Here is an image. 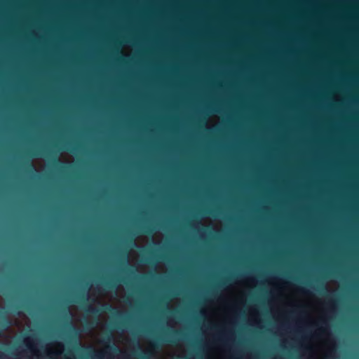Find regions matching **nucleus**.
Masks as SVG:
<instances>
[{
	"label": "nucleus",
	"instance_id": "423d86ee",
	"mask_svg": "<svg viewBox=\"0 0 359 359\" xmlns=\"http://www.w3.org/2000/svg\"><path fill=\"white\" fill-rule=\"evenodd\" d=\"M27 171L33 172L35 170L34 165L32 163H27Z\"/></svg>",
	"mask_w": 359,
	"mask_h": 359
},
{
	"label": "nucleus",
	"instance_id": "ddd939ff",
	"mask_svg": "<svg viewBox=\"0 0 359 359\" xmlns=\"http://www.w3.org/2000/svg\"><path fill=\"white\" fill-rule=\"evenodd\" d=\"M96 356L98 358H102L103 357V354L102 353H99L97 355H96Z\"/></svg>",
	"mask_w": 359,
	"mask_h": 359
},
{
	"label": "nucleus",
	"instance_id": "39448f33",
	"mask_svg": "<svg viewBox=\"0 0 359 359\" xmlns=\"http://www.w3.org/2000/svg\"><path fill=\"white\" fill-rule=\"evenodd\" d=\"M111 341V335H107L106 337H104L102 339V343L106 344H109L110 343Z\"/></svg>",
	"mask_w": 359,
	"mask_h": 359
},
{
	"label": "nucleus",
	"instance_id": "dca6fc26",
	"mask_svg": "<svg viewBox=\"0 0 359 359\" xmlns=\"http://www.w3.org/2000/svg\"><path fill=\"white\" fill-rule=\"evenodd\" d=\"M322 290H327V287L325 286L321 287Z\"/></svg>",
	"mask_w": 359,
	"mask_h": 359
},
{
	"label": "nucleus",
	"instance_id": "a211bd4d",
	"mask_svg": "<svg viewBox=\"0 0 359 359\" xmlns=\"http://www.w3.org/2000/svg\"><path fill=\"white\" fill-rule=\"evenodd\" d=\"M210 214L211 215H212V216H215V215L213 211H211V212H210Z\"/></svg>",
	"mask_w": 359,
	"mask_h": 359
},
{
	"label": "nucleus",
	"instance_id": "1a4fd4ad",
	"mask_svg": "<svg viewBox=\"0 0 359 359\" xmlns=\"http://www.w3.org/2000/svg\"><path fill=\"white\" fill-rule=\"evenodd\" d=\"M152 230H153V229H151L149 226H146V227L144 228V231L145 233H151V232H152Z\"/></svg>",
	"mask_w": 359,
	"mask_h": 359
},
{
	"label": "nucleus",
	"instance_id": "0eeeda50",
	"mask_svg": "<svg viewBox=\"0 0 359 359\" xmlns=\"http://www.w3.org/2000/svg\"><path fill=\"white\" fill-rule=\"evenodd\" d=\"M52 162H53V164L54 165H60V164H62V163L60 162V161L58 158H57L55 156H54V157L53 158V159H52Z\"/></svg>",
	"mask_w": 359,
	"mask_h": 359
},
{
	"label": "nucleus",
	"instance_id": "7ed1b4c3",
	"mask_svg": "<svg viewBox=\"0 0 359 359\" xmlns=\"http://www.w3.org/2000/svg\"><path fill=\"white\" fill-rule=\"evenodd\" d=\"M103 285L106 288L110 289V290L117 289V287H118V285L116 284V282L114 281V280H112L111 281L104 282V283H103Z\"/></svg>",
	"mask_w": 359,
	"mask_h": 359
},
{
	"label": "nucleus",
	"instance_id": "4be33fe9",
	"mask_svg": "<svg viewBox=\"0 0 359 359\" xmlns=\"http://www.w3.org/2000/svg\"><path fill=\"white\" fill-rule=\"evenodd\" d=\"M76 350H77V351H80V350H81V349L80 348L77 347V348H76Z\"/></svg>",
	"mask_w": 359,
	"mask_h": 359
},
{
	"label": "nucleus",
	"instance_id": "9b49d317",
	"mask_svg": "<svg viewBox=\"0 0 359 359\" xmlns=\"http://www.w3.org/2000/svg\"><path fill=\"white\" fill-rule=\"evenodd\" d=\"M42 155L46 156V157H50V154L48 152H46V151L43 152Z\"/></svg>",
	"mask_w": 359,
	"mask_h": 359
},
{
	"label": "nucleus",
	"instance_id": "f257e3e1",
	"mask_svg": "<svg viewBox=\"0 0 359 359\" xmlns=\"http://www.w3.org/2000/svg\"><path fill=\"white\" fill-rule=\"evenodd\" d=\"M182 335V332L181 331L174 330L170 334L158 336L154 339L152 346L154 347L158 348L164 343L175 344L177 341H180V337H181Z\"/></svg>",
	"mask_w": 359,
	"mask_h": 359
},
{
	"label": "nucleus",
	"instance_id": "4468645a",
	"mask_svg": "<svg viewBox=\"0 0 359 359\" xmlns=\"http://www.w3.org/2000/svg\"><path fill=\"white\" fill-rule=\"evenodd\" d=\"M128 262V257L127 255H125L124 256V263H127Z\"/></svg>",
	"mask_w": 359,
	"mask_h": 359
},
{
	"label": "nucleus",
	"instance_id": "412c9836",
	"mask_svg": "<svg viewBox=\"0 0 359 359\" xmlns=\"http://www.w3.org/2000/svg\"><path fill=\"white\" fill-rule=\"evenodd\" d=\"M302 291L303 292H305V293L306 292V291L305 290H304V289H302Z\"/></svg>",
	"mask_w": 359,
	"mask_h": 359
},
{
	"label": "nucleus",
	"instance_id": "2eb2a0df",
	"mask_svg": "<svg viewBox=\"0 0 359 359\" xmlns=\"http://www.w3.org/2000/svg\"><path fill=\"white\" fill-rule=\"evenodd\" d=\"M64 311L65 312L66 314H67L69 313V309H65Z\"/></svg>",
	"mask_w": 359,
	"mask_h": 359
},
{
	"label": "nucleus",
	"instance_id": "9d476101",
	"mask_svg": "<svg viewBox=\"0 0 359 359\" xmlns=\"http://www.w3.org/2000/svg\"><path fill=\"white\" fill-rule=\"evenodd\" d=\"M127 243H128V245H135V242H134V241H133V240H132V239H131V240H130V241H127Z\"/></svg>",
	"mask_w": 359,
	"mask_h": 359
},
{
	"label": "nucleus",
	"instance_id": "f8f14e48",
	"mask_svg": "<svg viewBox=\"0 0 359 359\" xmlns=\"http://www.w3.org/2000/svg\"><path fill=\"white\" fill-rule=\"evenodd\" d=\"M123 326V323H118V325L116 326V327H118V328H121Z\"/></svg>",
	"mask_w": 359,
	"mask_h": 359
},
{
	"label": "nucleus",
	"instance_id": "aec40b11",
	"mask_svg": "<svg viewBox=\"0 0 359 359\" xmlns=\"http://www.w3.org/2000/svg\"><path fill=\"white\" fill-rule=\"evenodd\" d=\"M27 346L31 349L32 350L33 349V347L32 346H29V344H27Z\"/></svg>",
	"mask_w": 359,
	"mask_h": 359
},
{
	"label": "nucleus",
	"instance_id": "f3484780",
	"mask_svg": "<svg viewBox=\"0 0 359 359\" xmlns=\"http://www.w3.org/2000/svg\"><path fill=\"white\" fill-rule=\"evenodd\" d=\"M315 289H316V291H318V292H320V287H316V288H315Z\"/></svg>",
	"mask_w": 359,
	"mask_h": 359
},
{
	"label": "nucleus",
	"instance_id": "6e6552de",
	"mask_svg": "<svg viewBox=\"0 0 359 359\" xmlns=\"http://www.w3.org/2000/svg\"><path fill=\"white\" fill-rule=\"evenodd\" d=\"M4 320L5 324L4 325V328L6 330L11 325V323L6 318H4Z\"/></svg>",
	"mask_w": 359,
	"mask_h": 359
},
{
	"label": "nucleus",
	"instance_id": "6ab92c4d",
	"mask_svg": "<svg viewBox=\"0 0 359 359\" xmlns=\"http://www.w3.org/2000/svg\"><path fill=\"white\" fill-rule=\"evenodd\" d=\"M68 150H69L70 151L73 152L74 151V148L71 149L68 148Z\"/></svg>",
	"mask_w": 359,
	"mask_h": 359
},
{
	"label": "nucleus",
	"instance_id": "b1692460",
	"mask_svg": "<svg viewBox=\"0 0 359 359\" xmlns=\"http://www.w3.org/2000/svg\"><path fill=\"white\" fill-rule=\"evenodd\" d=\"M179 359H183L182 358H180Z\"/></svg>",
	"mask_w": 359,
	"mask_h": 359
},
{
	"label": "nucleus",
	"instance_id": "20e7f679",
	"mask_svg": "<svg viewBox=\"0 0 359 359\" xmlns=\"http://www.w3.org/2000/svg\"><path fill=\"white\" fill-rule=\"evenodd\" d=\"M88 300V295L87 294H82L78 297L76 302H81L86 304Z\"/></svg>",
	"mask_w": 359,
	"mask_h": 359
},
{
	"label": "nucleus",
	"instance_id": "5701e85b",
	"mask_svg": "<svg viewBox=\"0 0 359 359\" xmlns=\"http://www.w3.org/2000/svg\"><path fill=\"white\" fill-rule=\"evenodd\" d=\"M114 281H116V283H120L121 281L120 280H114Z\"/></svg>",
	"mask_w": 359,
	"mask_h": 359
},
{
	"label": "nucleus",
	"instance_id": "f03ea898",
	"mask_svg": "<svg viewBox=\"0 0 359 359\" xmlns=\"http://www.w3.org/2000/svg\"><path fill=\"white\" fill-rule=\"evenodd\" d=\"M83 309L87 313L97 316L103 312H111L114 310V308L112 306L109 304H103L101 308H95L88 305L86 307H83Z\"/></svg>",
	"mask_w": 359,
	"mask_h": 359
}]
</instances>
